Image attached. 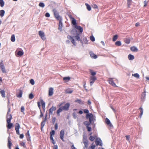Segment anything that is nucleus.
<instances>
[{
	"label": "nucleus",
	"mask_w": 149,
	"mask_h": 149,
	"mask_svg": "<svg viewBox=\"0 0 149 149\" xmlns=\"http://www.w3.org/2000/svg\"><path fill=\"white\" fill-rule=\"evenodd\" d=\"M125 137L126 138V139L129 141H130V136L129 135H126L125 136Z\"/></svg>",
	"instance_id": "61"
},
{
	"label": "nucleus",
	"mask_w": 149,
	"mask_h": 149,
	"mask_svg": "<svg viewBox=\"0 0 149 149\" xmlns=\"http://www.w3.org/2000/svg\"><path fill=\"white\" fill-rule=\"evenodd\" d=\"M8 148L9 149H11V146L12 144L10 141V138L9 136L8 137Z\"/></svg>",
	"instance_id": "23"
},
{
	"label": "nucleus",
	"mask_w": 149,
	"mask_h": 149,
	"mask_svg": "<svg viewBox=\"0 0 149 149\" xmlns=\"http://www.w3.org/2000/svg\"><path fill=\"white\" fill-rule=\"evenodd\" d=\"M20 127L19 124L18 123H16L15 125V129L16 131V133L18 134H20L19 133V129Z\"/></svg>",
	"instance_id": "8"
},
{
	"label": "nucleus",
	"mask_w": 149,
	"mask_h": 149,
	"mask_svg": "<svg viewBox=\"0 0 149 149\" xmlns=\"http://www.w3.org/2000/svg\"><path fill=\"white\" fill-rule=\"evenodd\" d=\"M20 145L22 146H23L24 147H25L26 146V145L25 143L24 142H22V143H20Z\"/></svg>",
	"instance_id": "58"
},
{
	"label": "nucleus",
	"mask_w": 149,
	"mask_h": 149,
	"mask_svg": "<svg viewBox=\"0 0 149 149\" xmlns=\"http://www.w3.org/2000/svg\"><path fill=\"white\" fill-rule=\"evenodd\" d=\"M132 1V0H127V4L128 5V6L129 7L131 5Z\"/></svg>",
	"instance_id": "50"
},
{
	"label": "nucleus",
	"mask_w": 149,
	"mask_h": 149,
	"mask_svg": "<svg viewBox=\"0 0 149 149\" xmlns=\"http://www.w3.org/2000/svg\"><path fill=\"white\" fill-rule=\"evenodd\" d=\"M97 79L96 77L95 76H91L90 78V85L92 86L94 82Z\"/></svg>",
	"instance_id": "7"
},
{
	"label": "nucleus",
	"mask_w": 149,
	"mask_h": 149,
	"mask_svg": "<svg viewBox=\"0 0 149 149\" xmlns=\"http://www.w3.org/2000/svg\"><path fill=\"white\" fill-rule=\"evenodd\" d=\"M90 38L92 42H94L95 40V38L93 36H91L90 37Z\"/></svg>",
	"instance_id": "48"
},
{
	"label": "nucleus",
	"mask_w": 149,
	"mask_h": 149,
	"mask_svg": "<svg viewBox=\"0 0 149 149\" xmlns=\"http://www.w3.org/2000/svg\"><path fill=\"white\" fill-rule=\"evenodd\" d=\"M146 91H144L142 93L141 97V99L142 101L143 102L145 100L146 97Z\"/></svg>",
	"instance_id": "16"
},
{
	"label": "nucleus",
	"mask_w": 149,
	"mask_h": 149,
	"mask_svg": "<svg viewBox=\"0 0 149 149\" xmlns=\"http://www.w3.org/2000/svg\"><path fill=\"white\" fill-rule=\"evenodd\" d=\"M34 97L33 95L32 94V93H31L30 94L29 96V98L30 99H32Z\"/></svg>",
	"instance_id": "51"
},
{
	"label": "nucleus",
	"mask_w": 149,
	"mask_h": 149,
	"mask_svg": "<svg viewBox=\"0 0 149 149\" xmlns=\"http://www.w3.org/2000/svg\"><path fill=\"white\" fill-rule=\"evenodd\" d=\"M30 83L32 85H33L35 84L34 80L33 79H31L30 80Z\"/></svg>",
	"instance_id": "52"
},
{
	"label": "nucleus",
	"mask_w": 149,
	"mask_h": 149,
	"mask_svg": "<svg viewBox=\"0 0 149 149\" xmlns=\"http://www.w3.org/2000/svg\"><path fill=\"white\" fill-rule=\"evenodd\" d=\"M4 5V2L3 0H0V6L1 7H3Z\"/></svg>",
	"instance_id": "40"
},
{
	"label": "nucleus",
	"mask_w": 149,
	"mask_h": 149,
	"mask_svg": "<svg viewBox=\"0 0 149 149\" xmlns=\"http://www.w3.org/2000/svg\"><path fill=\"white\" fill-rule=\"evenodd\" d=\"M8 111L7 113V115H8L9 114V112H10V106H9V105L10 104V101H9V100H8Z\"/></svg>",
	"instance_id": "28"
},
{
	"label": "nucleus",
	"mask_w": 149,
	"mask_h": 149,
	"mask_svg": "<svg viewBox=\"0 0 149 149\" xmlns=\"http://www.w3.org/2000/svg\"><path fill=\"white\" fill-rule=\"evenodd\" d=\"M21 111L22 112H23L24 111V108L23 106H22L21 107Z\"/></svg>",
	"instance_id": "60"
},
{
	"label": "nucleus",
	"mask_w": 149,
	"mask_h": 149,
	"mask_svg": "<svg viewBox=\"0 0 149 149\" xmlns=\"http://www.w3.org/2000/svg\"><path fill=\"white\" fill-rule=\"evenodd\" d=\"M96 137V136H91L89 137V139L91 141H93L95 140Z\"/></svg>",
	"instance_id": "42"
},
{
	"label": "nucleus",
	"mask_w": 149,
	"mask_h": 149,
	"mask_svg": "<svg viewBox=\"0 0 149 149\" xmlns=\"http://www.w3.org/2000/svg\"><path fill=\"white\" fill-rule=\"evenodd\" d=\"M83 143H84V142H85V141H87V139H86V137H83Z\"/></svg>",
	"instance_id": "64"
},
{
	"label": "nucleus",
	"mask_w": 149,
	"mask_h": 149,
	"mask_svg": "<svg viewBox=\"0 0 149 149\" xmlns=\"http://www.w3.org/2000/svg\"><path fill=\"white\" fill-rule=\"evenodd\" d=\"M45 16L46 17H50V15L49 13H46L45 14Z\"/></svg>",
	"instance_id": "63"
},
{
	"label": "nucleus",
	"mask_w": 149,
	"mask_h": 149,
	"mask_svg": "<svg viewBox=\"0 0 149 149\" xmlns=\"http://www.w3.org/2000/svg\"><path fill=\"white\" fill-rule=\"evenodd\" d=\"M53 12L54 17L57 20H59L62 19L61 17L59 15V13L56 9H54Z\"/></svg>",
	"instance_id": "4"
},
{
	"label": "nucleus",
	"mask_w": 149,
	"mask_h": 149,
	"mask_svg": "<svg viewBox=\"0 0 149 149\" xmlns=\"http://www.w3.org/2000/svg\"><path fill=\"white\" fill-rule=\"evenodd\" d=\"M11 40L13 42H14L15 41V38L14 35H12L11 38Z\"/></svg>",
	"instance_id": "38"
},
{
	"label": "nucleus",
	"mask_w": 149,
	"mask_h": 149,
	"mask_svg": "<svg viewBox=\"0 0 149 149\" xmlns=\"http://www.w3.org/2000/svg\"><path fill=\"white\" fill-rule=\"evenodd\" d=\"M56 118L55 117H54L52 118V122L53 124H54L55 122Z\"/></svg>",
	"instance_id": "59"
},
{
	"label": "nucleus",
	"mask_w": 149,
	"mask_h": 149,
	"mask_svg": "<svg viewBox=\"0 0 149 149\" xmlns=\"http://www.w3.org/2000/svg\"><path fill=\"white\" fill-rule=\"evenodd\" d=\"M90 54L92 58L96 59L97 58V56L94 54L92 52H90Z\"/></svg>",
	"instance_id": "21"
},
{
	"label": "nucleus",
	"mask_w": 149,
	"mask_h": 149,
	"mask_svg": "<svg viewBox=\"0 0 149 149\" xmlns=\"http://www.w3.org/2000/svg\"><path fill=\"white\" fill-rule=\"evenodd\" d=\"M113 78H109L108 80L109 84L112 85L113 86L116 87L117 86L116 85L115 83L113 81Z\"/></svg>",
	"instance_id": "11"
},
{
	"label": "nucleus",
	"mask_w": 149,
	"mask_h": 149,
	"mask_svg": "<svg viewBox=\"0 0 149 149\" xmlns=\"http://www.w3.org/2000/svg\"><path fill=\"white\" fill-rule=\"evenodd\" d=\"M55 134V131L54 130H52L50 132V136H52L54 135Z\"/></svg>",
	"instance_id": "49"
},
{
	"label": "nucleus",
	"mask_w": 149,
	"mask_h": 149,
	"mask_svg": "<svg viewBox=\"0 0 149 149\" xmlns=\"http://www.w3.org/2000/svg\"><path fill=\"white\" fill-rule=\"evenodd\" d=\"M102 142V140L100 138H98L96 139L95 142L97 146L100 145L102 146L103 145Z\"/></svg>",
	"instance_id": "10"
},
{
	"label": "nucleus",
	"mask_w": 149,
	"mask_h": 149,
	"mask_svg": "<svg viewBox=\"0 0 149 149\" xmlns=\"http://www.w3.org/2000/svg\"><path fill=\"white\" fill-rule=\"evenodd\" d=\"M50 139L52 141V143L53 144H55V142L54 141L53 136H50Z\"/></svg>",
	"instance_id": "53"
},
{
	"label": "nucleus",
	"mask_w": 149,
	"mask_h": 149,
	"mask_svg": "<svg viewBox=\"0 0 149 149\" xmlns=\"http://www.w3.org/2000/svg\"><path fill=\"white\" fill-rule=\"evenodd\" d=\"M128 58L129 60H131L134 59V56L133 55L130 54L128 55Z\"/></svg>",
	"instance_id": "30"
},
{
	"label": "nucleus",
	"mask_w": 149,
	"mask_h": 149,
	"mask_svg": "<svg viewBox=\"0 0 149 149\" xmlns=\"http://www.w3.org/2000/svg\"><path fill=\"white\" fill-rule=\"evenodd\" d=\"M39 6L40 7H41L42 8H44L45 6V5L43 3L40 2L39 3Z\"/></svg>",
	"instance_id": "43"
},
{
	"label": "nucleus",
	"mask_w": 149,
	"mask_h": 149,
	"mask_svg": "<svg viewBox=\"0 0 149 149\" xmlns=\"http://www.w3.org/2000/svg\"><path fill=\"white\" fill-rule=\"evenodd\" d=\"M105 122L107 124L109 125V126L111 127L113 126L112 124L111 123L110 120L107 118H106Z\"/></svg>",
	"instance_id": "19"
},
{
	"label": "nucleus",
	"mask_w": 149,
	"mask_h": 149,
	"mask_svg": "<svg viewBox=\"0 0 149 149\" xmlns=\"http://www.w3.org/2000/svg\"><path fill=\"white\" fill-rule=\"evenodd\" d=\"M75 102H77L80 104H84V102L81 100L77 99L75 100Z\"/></svg>",
	"instance_id": "26"
},
{
	"label": "nucleus",
	"mask_w": 149,
	"mask_h": 149,
	"mask_svg": "<svg viewBox=\"0 0 149 149\" xmlns=\"http://www.w3.org/2000/svg\"><path fill=\"white\" fill-rule=\"evenodd\" d=\"M24 54V52L23 51H19L17 53V54L19 56H21L23 55Z\"/></svg>",
	"instance_id": "34"
},
{
	"label": "nucleus",
	"mask_w": 149,
	"mask_h": 149,
	"mask_svg": "<svg viewBox=\"0 0 149 149\" xmlns=\"http://www.w3.org/2000/svg\"><path fill=\"white\" fill-rule=\"evenodd\" d=\"M75 28L77 29L78 30L80 33H82L83 31V29L80 26L77 25L75 26Z\"/></svg>",
	"instance_id": "18"
},
{
	"label": "nucleus",
	"mask_w": 149,
	"mask_h": 149,
	"mask_svg": "<svg viewBox=\"0 0 149 149\" xmlns=\"http://www.w3.org/2000/svg\"><path fill=\"white\" fill-rule=\"evenodd\" d=\"M40 114L39 116V117L40 118H41L43 116V115L41 109H40Z\"/></svg>",
	"instance_id": "62"
},
{
	"label": "nucleus",
	"mask_w": 149,
	"mask_h": 149,
	"mask_svg": "<svg viewBox=\"0 0 149 149\" xmlns=\"http://www.w3.org/2000/svg\"><path fill=\"white\" fill-rule=\"evenodd\" d=\"M115 45L116 46H120L121 45V42L120 41H117L115 43Z\"/></svg>",
	"instance_id": "33"
},
{
	"label": "nucleus",
	"mask_w": 149,
	"mask_h": 149,
	"mask_svg": "<svg viewBox=\"0 0 149 149\" xmlns=\"http://www.w3.org/2000/svg\"><path fill=\"white\" fill-rule=\"evenodd\" d=\"M86 118L87 119L88 118L89 119V122L85 121L84 122V124L86 126V127L89 126L90 124L92 123V122H93V123H94V122L95 120L93 114L91 113L86 114Z\"/></svg>",
	"instance_id": "1"
},
{
	"label": "nucleus",
	"mask_w": 149,
	"mask_h": 149,
	"mask_svg": "<svg viewBox=\"0 0 149 149\" xmlns=\"http://www.w3.org/2000/svg\"><path fill=\"white\" fill-rule=\"evenodd\" d=\"M40 102L42 104V107L43 109L45 111V103L42 99L40 100Z\"/></svg>",
	"instance_id": "20"
},
{
	"label": "nucleus",
	"mask_w": 149,
	"mask_h": 149,
	"mask_svg": "<svg viewBox=\"0 0 149 149\" xmlns=\"http://www.w3.org/2000/svg\"><path fill=\"white\" fill-rule=\"evenodd\" d=\"M70 79V77H64L63 78V80H65L66 81H69Z\"/></svg>",
	"instance_id": "44"
},
{
	"label": "nucleus",
	"mask_w": 149,
	"mask_h": 149,
	"mask_svg": "<svg viewBox=\"0 0 149 149\" xmlns=\"http://www.w3.org/2000/svg\"><path fill=\"white\" fill-rule=\"evenodd\" d=\"M85 5L86 7V8L88 11H90L91 10V8L90 5L87 3H85Z\"/></svg>",
	"instance_id": "31"
},
{
	"label": "nucleus",
	"mask_w": 149,
	"mask_h": 149,
	"mask_svg": "<svg viewBox=\"0 0 149 149\" xmlns=\"http://www.w3.org/2000/svg\"><path fill=\"white\" fill-rule=\"evenodd\" d=\"M84 143L85 145V147L83 149H85V148H87L88 146V141L84 142Z\"/></svg>",
	"instance_id": "37"
},
{
	"label": "nucleus",
	"mask_w": 149,
	"mask_h": 149,
	"mask_svg": "<svg viewBox=\"0 0 149 149\" xmlns=\"http://www.w3.org/2000/svg\"><path fill=\"white\" fill-rule=\"evenodd\" d=\"M26 134L28 136V137H27V141H29L30 140V136L29 134V131H28L27 132Z\"/></svg>",
	"instance_id": "39"
},
{
	"label": "nucleus",
	"mask_w": 149,
	"mask_h": 149,
	"mask_svg": "<svg viewBox=\"0 0 149 149\" xmlns=\"http://www.w3.org/2000/svg\"><path fill=\"white\" fill-rule=\"evenodd\" d=\"M39 34L40 37L43 40H45L46 38L44 32L42 31H39Z\"/></svg>",
	"instance_id": "6"
},
{
	"label": "nucleus",
	"mask_w": 149,
	"mask_h": 149,
	"mask_svg": "<svg viewBox=\"0 0 149 149\" xmlns=\"http://www.w3.org/2000/svg\"><path fill=\"white\" fill-rule=\"evenodd\" d=\"M63 110V109L62 108V107H61L58 109V110H57V114H59V113L61 112Z\"/></svg>",
	"instance_id": "32"
},
{
	"label": "nucleus",
	"mask_w": 149,
	"mask_h": 149,
	"mask_svg": "<svg viewBox=\"0 0 149 149\" xmlns=\"http://www.w3.org/2000/svg\"><path fill=\"white\" fill-rule=\"evenodd\" d=\"M73 91V90L70 88L67 89L65 91V93L68 94H71Z\"/></svg>",
	"instance_id": "24"
},
{
	"label": "nucleus",
	"mask_w": 149,
	"mask_h": 149,
	"mask_svg": "<svg viewBox=\"0 0 149 149\" xmlns=\"http://www.w3.org/2000/svg\"><path fill=\"white\" fill-rule=\"evenodd\" d=\"M131 50L132 51L134 52H137L138 50V49L134 46L131 47Z\"/></svg>",
	"instance_id": "27"
},
{
	"label": "nucleus",
	"mask_w": 149,
	"mask_h": 149,
	"mask_svg": "<svg viewBox=\"0 0 149 149\" xmlns=\"http://www.w3.org/2000/svg\"><path fill=\"white\" fill-rule=\"evenodd\" d=\"M91 74L93 76L96 74V72H95L91 70H90Z\"/></svg>",
	"instance_id": "45"
},
{
	"label": "nucleus",
	"mask_w": 149,
	"mask_h": 149,
	"mask_svg": "<svg viewBox=\"0 0 149 149\" xmlns=\"http://www.w3.org/2000/svg\"><path fill=\"white\" fill-rule=\"evenodd\" d=\"M71 23L74 26H77V22L76 20L74 18H72V19H71Z\"/></svg>",
	"instance_id": "25"
},
{
	"label": "nucleus",
	"mask_w": 149,
	"mask_h": 149,
	"mask_svg": "<svg viewBox=\"0 0 149 149\" xmlns=\"http://www.w3.org/2000/svg\"><path fill=\"white\" fill-rule=\"evenodd\" d=\"M64 130H61L60 132V138L63 141H64L63 139L64 135Z\"/></svg>",
	"instance_id": "15"
},
{
	"label": "nucleus",
	"mask_w": 149,
	"mask_h": 149,
	"mask_svg": "<svg viewBox=\"0 0 149 149\" xmlns=\"http://www.w3.org/2000/svg\"><path fill=\"white\" fill-rule=\"evenodd\" d=\"M88 131V132H90L91 130V127H90L89 126H88L86 127Z\"/></svg>",
	"instance_id": "57"
},
{
	"label": "nucleus",
	"mask_w": 149,
	"mask_h": 149,
	"mask_svg": "<svg viewBox=\"0 0 149 149\" xmlns=\"http://www.w3.org/2000/svg\"><path fill=\"white\" fill-rule=\"evenodd\" d=\"M118 38V36L117 35H114L113 37L112 40L113 42L115 41Z\"/></svg>",
	"instance_id": "35"
},
{
	"label": "nucleus",
	"mask_w": 149,
	"mask_h": 149,
	"mask_svg": "<svg viewBox=\"0 0 149 149\" xmlns=\"http://www.w3.org/2000/svg\"><path fill=\"white\" fill-rule=\"evenodd\" d=\"M139 109L140 110L141 113L140 114V118H141L143 114V110L142 108L141 107H140L139 108Z\"/></svg>",
	"instance_id": "41"
},
{
	"label": "nucleus",
	"mask_w": 149,
	"mask_h": 149,
	"mask_svg": "<svg viewBox=\"0 0 149 149\" xmlns=\"http://www.w3.org/2000/svg\"><path fill=\"white\" fill-rule=\"evenodd\" d=\"M132 76L134 77H136L137 78H139V75L138 73H135L132 74Z\"/></svg>",
	"instance_id": "47"
},
{
	"label": "nucleus",
	"mask_w": 149,
	"mask_h": 149,
	"mask_svg": "<svg viewBox=\"0 0 149 149\" xmlns=\"http://www.w3.org/2000/svg\"><path fill=\"white\" fill-rule=\"evenodd\" d=\"M7 118V122L8 125H7V127L8 129H10L13 125V124L10 123L11 120L12 119V115L10 114L9 115H6Z\"/></svg>",
	"instance_id": "2"
},
{
	"label": "nucleus",
	"mask_w": 149,
	"mask_h": 149,
	"mask_svg": "<svg viewBox=\"0 0 149 149\" xmlns=\"http://www.w3.org/2000/svg\"><path fill=\"white\" fill-rule=\"evenodd\" d=\"M83 40H84V41L85 44H88V41L86 38H84L83 39Z\"/></svg>",
	"instance_id": "54"
},
{
	"label": "nucleus",
	"mask_w": 149,
	"mask_h": 149,
	"mask_svg": "<svg viewBox=\"0 0 149 149\" xmlns=\"http://www.w3.org/2000/svg\"><path fill=\"white\" fill-rule=\"evenodd\" d=\"M62 21V19H61L59 21L58 29L60 31H62V29L63 26Z\"/></svg>",
	"instance_id": "13"
},
{
	"label": "nucleus",
	"mask_w": 149,
	"mask_h": 149,
	"mask_svg": "<svg viewBox=\"0 0 149 149\" xmlns=\"http://www.w3.org/2000/svg\"><path fill=\"white\" fill-rule=\"evenodd\" d=\"M0 93L1 95V96L3 97H5V91L4 90H3L0 91Z\"/></svg>",
	"instance_id": "36"
},
{
	"label": "nucleus",
	"mask_w": 149,
	"mask_h": 149,
	"mask_svg": "<svg viewBox=\"0 0 149 149\" xmlns=\"http://www.w3.org/2000/svg\"><path fill=\"white\" fill-rule=\"evenodd\" d=\"M47 113H46L45 118L43 119V120L41 122V128L42 130V129L43 128L44 126L45 125V124L46 121L47 119Z\"/></svg>",
	"instance_id": "5"
},
{
	"label": "nucleus",
	"mask_w": 149,
	"mask_h": 149,
	"mask_svg": "<svg viewBox=\"0 0 149 149\" xmlns=\"http://www.w3.org/2000/svg\"><path fill=\"white\" fill-rule=\"evenodd\" d=\"M56 109V107H55L52 106L49 110V115H52L53 114V111H55Z\"/></svg>",
	"instance_id": "14"
},
{
	"label": "nucleus",
	"mask_w": 149,
	"mask_h": 149,
	"mask_svg": "<svg viewBox=\"0 0 149 149\" xmlns=\"http://www.w3.org/2000/svg\"><path fill=\"white\" fill-rule=\"evenodd\" d=\"M84 113H86L87 114H88V113L89 112V110L87 109H85L84 110Z\"/></svg>",
	"instance_id": "56"
},
{
	"label": "nucleus",
	"mask_w": 149,
	"mask_h": 149,
	"mask_svg": "<svg viewBox=\"0 0 149 149\" xmlns=\"http://www.w3.org/2000/svg\"><path fill=\"white\" fill-rule=\"evenodd\" d=\"M18 91V92L17 94V97L20 98L22 97L23 91L21 90H19Z\"/></svg>",
	"instance_id": "17"
},
{
	"label": "nucleus",
	"mask_w": 149,
	"mask_h": 149,
	"mask_svg": "<svg viewBox=\"0 0 149 149\" xmlns=\"http://www.w3.org/2000/svg\"><path fill=\"white\" fill-rule=\"evenodd\" d=\"M71 33L74 35H76V36H74V38L76 40L78 41L80 40V36L81 34L79 33L77 30L73 29Z\"/></svg>",
	"instance_id": "3"
},
{
	"label": "nucleus",
	"mask_w": 149,
	"mask_h": 149,
	"mask_svg": "<svg viewBox=\"0 0 149 149\" xmlns=\"http://www.w3.org/2000/svg\"><path fill=\"white\" fill-rule=\"evenodd\" d=\"M70 105V104L69 103H66L63 106H62V107L64 110L68 111L69 109Z\"/></svg>",
	"instance_id": "12"
},
{
	"label": "nucleus",
	"mask_w": 149,
	"mask_h": 149,
	"mask_svg": "<svg viewBox=\"0 0 149 149\" xmlns=\"http://www.w3.org/2000/svg\"><path fill=\"white\" fill-rule=\"evenodd\" d=\"M125 42L127 44H129L130 42V40L129 38H127L125 40Z\"/></svg>",
	"instance_id": "46"
},
{
	"label": "nucleus",
	"mask_w": 149,
	"mask_h": 149,
	"mask_svg": "<svg viewBox=\"0 0 149 149\" xmlns=\"http://www.w3.org/2000/svg\"><path fill=\"white\" fill-rule=\"evenodd\" d=\"M71 42L74 45H76V43L75 42V40L74 39H72L71 40Z\"/></svg>",
	"instance_id": "55"
},
{
	"label": "nucleus",
	"mask_w": 149,
	"mask_h": 149,
	"mask_svg": "<svg viewBox=\"0 0 149 149\" xmlns=\"http://www.w3.org/2000/svg\"><path fill=\"white\" fill-rule=\"evenodd\" d=\"M5 11L4 10H0V16L1 17H3L5 14Z\"/></svg>",
	"instance_id": "29"
},
{
	"label": "nucleus",
	"mask_w": 149,
	"mask_h": 149,
	"mask_svg": "<svg viewBox=\"0 0 149 149\" xmlns=\"http://www.w3.org/2000/svg\"><path fill=\"white\" fill-rule=\"evenodd\" d=\"M0 67L1 69V70L3 73H6V70L5 67L3 63V61H2L0 63Z\"/></svg>",
	"instance_id": "9"
},
{
	"label": "nucleus",
	"mask_w": 149,
	"mask_h": 149,
	"mask_svg": "<svg viewBox=\"0 0 149 149\" xmlns=\"http://www.w3.org/2000/svg\"><path fill=\"white\" fill-rule=\"evenodd\" d=\"M53 93V88H51L49 90V96H52Z\"/></svg>",
	"instance_id": "22"
}]
</instances>
